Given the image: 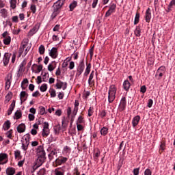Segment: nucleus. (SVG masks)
Instances as JSON below:
<instances>
[{"mask_svg":"<svg viewBox=\"0 0 175 175\" xmlns=\"http://www.w3.org/2000/svg\"><path fill=\"white\" fill-rule=\"evenodd\" d=\"M117 94V87L116 85H111L108 91V102L113 103L116 99V94Z\"/></svg>","mask_w":175,"mask_h":175,"instance_id":"1","label":"nucleus"},{"mask_svg":"<svg viewBox=\"0 0 175 175\" xmlns=\"http://www.w3.org/2000/svg\"><path fill=\"white\" fill-rule=\"evenodd\" d=\"M165 73H166V67L161 66L156 72L155 77H157V80H161Z\"/></svg>","mask_w":175,"mask_h":175,"instance_id":"2","label":"nucleus"},{"mask_svg":"<svg viewBox=\"0 0 175 175\" xmlns=\"http://www.w3.org/2000/svg\"><path fill=\"white\" fill-rule=\"evenodd\" d=\"M52 8H53V11L51 16V18H52V20H54V18H55V17H57V16L59 14V13H61V9L62 8L55 3L53 4Z\"/></svg>","mask_w":175,"mask_h":175,"instance_id":"3","label":"nucleus"},{"mask_svg":"<svg viewBox=\"0 0 175 175\" xmlns=\"http://www.w3.org/2000/svg\"><path fill=\"white\" fill-rule=\"evenodd\" d=\"M46 161V153H42V155L38 156V159L36 161L37 167H40Z\"/></svg>","mask_w":175,"mask_h":175,"instance_id":"4","label":"nucleus"},{"mask_svg":"<svg viewBox=\"0 0 175 175\" xmlns=\"http://www.w3.org/2000/svg\"><path fill=\"white\" fill-rule=\"evenodd\" d=\"M126 109V97L122 96L118 106V111L120 113Z\"/></svg>","mask_w":175,"mask_h":175,"instance_id":"5","label":"nucleus"},{"mask_svg":"<svg viewBox=\"0 0 175 175\" xmlns=\"http://www.w3.org/2000/svg\"><path fill=\"white\" fill-rule=\"evenodd\" d=\"M57 83L55 85V87L57 90H61L62 88L63 91H65L66 88H68V83L62 82L59 79H57Z\"/></svg>","mask_w":175,"mask_h":175,"instance_id":"6","label":"nucleus"},{"mask_svg":"<svg viewBox=\"0 0 175 175\" xmlns=\"http://www.w3.org/2000/svg\"><path fill=\"white\" fill-rule=\"evenodd\" d=\"M49 122H44V128L42 129V135L43 137H46V136H49L50 135V129H49Z\"/></svg>","mask_w":175,"mask_h":175,"instance_id":"7","label":"nucleus"},{"mask_svg":"<svg viewBox=\"0 0 175 175\" xmlns=\"http://www.w3.org/2000/svg\"><path fill=\"white\" fill-rule=\"evenodd\" d=\"M13 75L12 74H8L7 77L5 78V90H9L10 88V85L12 84V80Z\"/></svg>","mask_w":175,"mask_h":175,"instance_id":"8","label":"nucleus"},{"mask_svg":"<svg viewBox=\"0 0 175 175\" xmlns=\"http://www.w3.org/2000/svg\"><path fill=\"white\" fill-rule=\"evenodd\" d=\"M49 55L53 59L58 57V49L57 47H53L49 53Z\"/></svg>","mask_w":175,"mask_h":175,"instance_id":"9","label":"nucleus"},{"mask_svg":"<svg viewBox=\"0 0 175 175\" xmlns=\"http://www.w3.org/2000/svg\"><path fill=\"white\" fill-rule=\"evenodd\" d=\"M12 57V53H5L3 57V63L4 66H8L9 64V61H10V57Z\"/></svg>","mask_w":175,"mask_h":175,"instance_id":"10","label":"nucleus"},{"mask_svg":"<svg viewBox=\"0 0 175 175\" xmlns=\"http://www.w3.org/2000/svg\"><path fill=\"white\" fill-rule=\"evenodd\" d=\"M84 69H85V64H84V59H83L79 64L78 66H77V70L79 72H84Z\"/></svg>","mask_w":175,"mask_h":175,"instance_id":"11","label":"nucleus"},{"mask_svg":"<svg viewBox=\"0 0 175 175\" xmlns=\"http://www.w3.org/2000/svg\"><path fill=\"white\" fill-rule=\"evenodd\" d=\"M145 20L146 23L151 21V8H148L145 13Z\"/></svg>","mask_w":175,"mask_h":175,"instance_id":"12","label":"nucleus"},{"mask_svg":"<svg viewBox=\"0 0 175 175\" xmlns=\"http://www.w3.org/2000/svg\"><path fill=\"white\" fill-rule=\"evenodd\" d=\"M55 162L56 164H57L59 166H61V165L68 162V157H61V159H56Z\"/></svg>","mask_w":175,"mask_h":175,"instance_id":"13","label":"nucleus"},{"mask_svg":"<svg viewBox=\"0 0 175 175\" xmlns=\"http://www.w3.org/2000/svg\"><path fill=\"white\" fill-rule=\"evenodd\" d=\"M40 28V25L38 24L35 25V26L29 31V35H30V36H33V35H35V33L39 31Z\"/></svg>","mask_w":175,"mask_h":175,"instance_id":"14","label":"nucleus"},{"mask_svg":"<svg viewBox=\"0 0 175 175\" xmlns=\"http://www.w3.org/2000/svg\"><path fill=\"white\" fill-rule=\"evenodd\" d=\"M14 107H16V100H13L8 110L7 111L8 116H11L12 113H13V110H14Z\"/></svg>","mask_w":175,"mask_h":175,"instance_id":"15","label":"nucleus"},{"mask_svg":"<svg viewBox=\"0 0 175 175\" xmlns=\"http://www.w3.org/2000/svg\"><path fill=\"white\" fill-rule=\"evenodd\" d=\"M139 122H140V116L137 115L135 116L132 120V125L133 128H135V126H137V125H139Z\"/></svg>","mask_w":175,"mask_h":175,"instance_id":"16","label":"nucleus"},{"mask_svg":"<svg viewBox=\"0 0 175 175\" xmlns=\"http://www.w3.org/2000/svg\"><path fill=\"white\" fill-rule=\"evenodd\" d=\"M20 99H21V103H23V102H25V100H27V99H28V94H27L26 91H22L21 92Z\"/></svg>","mask_w":175,"mask_h":175,"instance_id":"17","label":"nucleus"},{"mask_svg":"<svg viewBox=\"0 0 175 175\" xmlns=\"http://www.w3.org/2000/svg\"><path fill=\"white\" fill-rule=\"evenodd\" d=\"M122 87L124 91H126V92H128V91H129V88H131V82H129V80H124Z\"/></svg>","mask_w":175,"mask_h":175,"instance_id":"18","label":"nucleus"},{"mask_svg":"<svg viewBox=\"0 0 175 175\" xmlns=\"http://www.w3.org/2000/svg\"><path fill=\"white\" fill-rule=\"evenodd\" d=\"M134 35H135L137 38H140V36H142V27L140 25L136 26V28L134 30Z\"/></svg>","mask_w":175,"mask_h":175,"instance_id":"19","label":"nucleus"},{"mask_svg":"<svg viewBox=\"0 0 175 175\" xmlns=\"http://www.w3.org/2000/svg\"><path fill=\"white\" fill-rule=\"evenodd\" d=\"M17 132H18V133H24V132H25V124L24 123H21L20 124L17 128Z\"/></svg>","mask_w":175,"mask_h":175,"instance_id":"20","label":"nucleus"},{"mask_svg":"<svg viewBox=\"0 0 175 175\" xmlns=\"http://www.w3.org/2000/svg\"><path fill=\"white\" fill-rule=\"evenodd\" d=\"M94 75H95V71L92 70L90 75L89 79H88L89 85H91V84H95V80H93Z\"/></svg>","mask_w":175,"mask_h":175,"instance_id":"21","label":"nucleus"},{"mask_svg":"<svg viewBox=\"0 0 175 175\" xmlns=\"http://www.w3.org/2000/svg\"><path fill=\"white\" fill-rule=\"evenodd\" d=\"M55 68H57V62H55V61H53L51 64L48 65V70L49 72H53V70H54Z\"/></svg>","mask_w":175,"mask_h":175,"instance_id":"22","label":"nucleus"},{"mask_svg":"<svg viewBox=\"0 0 175 175\" xmlns=\"http://www.w3.org/2000/svg\"><path fill=\"white\" fill-rule=\"evenodd\" d=\"M90 72H91V63H89L88 64H86V68H85V72L83 73V76H85V77H87V76L90 75Z\"/></svg>","mask_w":175,"mask_h":175,"instance_id":"23","label":"nucleus"},{"mask_svg":"<svg viewBox=\"0 0 175 175\" xmlns=\"http://www.w3.org/2000/svg\"><path fill=\"white\" fill-rule=\"evenodd\" d=\"M100 133L101 136H107V133H109V128L106 126H103L100 130Z\"/></svg>","mask_w":175,"mask_h":175,"instance_id":"24","label":"nucleus"},{"mask_svg":"<svg viewBox=\"0 0 175 175\" xmlns=\"http://www.w3.org/2000/svg\"><path fill=\"white\" fill-rule=\"evenodd\" d=\"M57 152L56 150H51V152L48 154V158L49 161H53V159H54V155H55V157H57Z\"/></svg>","mask_w":175,"mask_h":175,"instance_id":"25","label":"nucleus"},{"mask_svg":"<svg viewBox=\"0 0 175 175\" xmlns=\"http://www.w3.org/2000/svg\"><path fill=\"white\" fill-rule=\"evenodd\" d=\"M7 175H14L16 173V169L14 167H8L5 170Z\"/></svg>","mask_w":175,"mask_h":175,"instance_id":"26","label":"nucleus"},{"mask_svg":"<svg viewBox=\"0 0 175 175\" xmlns=\"http://www.w3.org/2000/svg\"><path fill=\"white\" fill-rule=\"evenodd\" d=\"M0 14L3 18H6V17H8V10L5 8L1 9L0 10Z\"/></svg>","mask_w":175,"mask_h":175,"instance_id":"27","label":"nucleus"},{"mask_svg":"<svg viewBox=\"0 0 175 175\" xmlns=\"http://www.w3.org/2000/svg\"><path fill=\"white\" fill-rule=\"evenodd\" d=\"M139 21H140V13L136 12L134 20V25H137V24H139Z\"/></svg>","mask_w":175,"mask_h":175,"instance_id":"28","label":"nucleus"},{"mask_svg":"<svg viewBox=\"0 0 175 175\" xmlns=\"http://www.w3.org/2000/svg\"><path fill=\"white\" fill-rule=\"evenodd\" d=\"M38 113L41 116H44V114H47V112H46V108H44V107L43 106L39 107Z\"/></svg>","mask_w":175,"mask_h":175,"instance_id":"29","label":"nucleus"},{"mask_svg":"<svg viewBox=\"0 0 175 175\" xmlns=\"http://www.w3.org/2000/svg\"><path fill=\"white\" fill-rule=\"evenodd\" d=\"M10 8L13 10L16 9L17 8V0H10Z\"/></svg>","mask_w":175,"mask_h":175,"instance_id":"30","label":"nucleus"},{"mask_svg":"<svg viewBox=\"0 0 175 175\" xmlns=\"http://www.w3.org/2000/svg\"><path fill=\"white\" fill-rule=\"evenodd\" d=\"M98 157H100V150H99V149H97L96 150H95L93 154V158L94 161H96Z\"/></svg>","mask_w":175,"mask_h":175,"instance_id":"31","label":"nucleus"},{"mask_svg":"<svg viewBox=\"0 0 175 175\" xmlns=\"http://www.w3.org/2000/svg\"><path fill=\"white\" fill-rule=\"evenodd\" d=\"M77 6V1H74L72 3H71L69 5L70 8V12H73L75 10V8Z\"/></svg>","mask_w":175,"mask_h":175,"instance_id":"32","label":"nucleus"},{"mask_svg":"<svg viewBox=\"0 0 175 175\" xmlns=\"http://www.w3.org/2000/svg\"><path fill=\"white\" fill-rule=\"evenodd\" d=\"M15 118H14L15 120H20L21 117H23V113L21 111L17 110L14 113Z\"/></svg>","mask_w":175,"mask_h":175,"instance_id":"33","label":"nucleus"},{"mask_svg":"<svg viewBox=\"0 0 175 175\" xmlns=\"http://www.w3.org/2000/svg\"><path fill=\"white\" fill-rule=\"evenodd\" d=\"M10 120H6L3 124V126H5L4 131H8L10 129Z\"/></svg>","mask_w":175,"mask_h":175,"instance_id":"34","label":"nucleus"},{"mask_svg":"<svg viewBox=\"0 0 175 175\" xmlns=\"http://www.w3.org/2000/svg\"><path fill=\"white\" fill-rule=\"evenodd\" d=\"M4 44L6 46H9L10 44V42H12V38L10 36H8L7 38H4L3 40Z\"/></svg>","mask_w":175,"mask_h":175,"instance_id":"35","label":"nucleus"},{"mask_svg":"<svg viewBox=\"0 0 175 175\" xmlns=\"http://www.w3.org/2000/svg\"><path fill=\"white\" fill-rule=\"evenodd\" d=\"M27 65V60L25 59L19 65L18 72H22L23 68Z\"/></svg>","mask_w":175,"mask_h":175,"instance_id":"36","label":"nucleus"},{"mask_svg":"<svg viewBox=\"0 0 175 175\" xmlns=\"http://www.w3.org/2000/svg\"><path fill=\"white\" fill-rule=\"evenodd\" d=\"M28 146H29V142L22 143L21 148L23 151H25V154H27V150H28Z\"/></svg>","mask_w":175,"mask_h":175,"instance_id":"37","label":"nucleus"},{"mask_svg":"<svg viewBox=\"0 0 175 175\" xmlns=\"http://www.w3.org/2000/svg\"><path fill=\"white\" fill-rule=\"evenodd\" d=\"M116 9H117V5L116 3H111L109 7V10H111V12H113V13H116Z\"/></svg>","mask_w":175,"mask_h":175,"instance_id":"38","label":"nucleus"},{"mask_svg":"<svg viewBox=\"0 0 175 175\" xmlns=\"http://www.w3.org/2000/svg\"><path fill=\"white\" fill-rule=\"evenodd\" d=\"M33 66H37L38 72H36V73H40V72H42V70H43V65H42V64L38 65L36 64H33Z\"/></svg>","mask_w":175,"mask_h":175,"instance_id":"39","label":"nucleus"},{"mask_svg":"<svg viewBox=\"0 0 175 175\" xmlns=\"http://www.w3.org/2000/svg\"><path fill=\"white\" fill-rule=\"evenodd\" d=\"M8 154L0 153V163L2 162V161H5V159H8Z\"/></svg>","mask_w":175,"mask_h":175,"instance_id":"40","label":"nucleus"},{"mask_svg":"<svg viewBox=\"0 0 175 175\" xmlns=\"http://www.w3.org/2000/svg\"><path fill=\"white\" fill-rule=\"evenodd\" d=\"M40 90L41 92H46L47 91V84L43 83L40 88Z\"/></svg>","mask_w":175,"mask_h":175,"instance_id":"41","label":"nucleus"},{"mask_svg":"<svg viewBox=\"0 0 175 175\" xmlns=\"http://www.w3.org/2000/svg\"><path fill=\"white\" fill-rule=\"evenodd\" d=\"M38 51L40 54V55H42V54H44V51H46V48H44V45H40Z\"/></svg>","mask_w":175,"mask_h":175,"instance_id":"42","label":"nucleus"},{"mask_svg":"<svg viewBox=\"0 0 175 175\" xmlns=\"http://www.w3.org/2000/svg\"><path fill=\"white\" fill-rule=\"evenodd\" d=\"M49 93L51 98H55V96H57V92L54 88L51 89V90H49Z\"/></svg>","mask_w":175,"mask_h":175,"instance_id":"43","label":"nucleus"},{"mask_svg":"<svg viewBox=\"0 0 175 175\" xmlns=\"http://www.w3.org/2000/svg\"><path fill=\"white\" fill-rule=\"evenodd\" d=\"M66 0H58L57 1V3H55V4L57 5L58 6H59L60 8H62L64 6V5L65 4V1Z\"/></svg>","mask_w":175,"mask_h":175,"instance_id":"44","label":"nucleus"},{"mask_svg":"<svg viewBox=\"0 0 175 175\" xmlns=\"http://www.w3.org/2000/svg\"><path fill=\"white\" fill-rule=\"evenodd\" d=\"M84 122V118H83V116H79L77 122H76V124H81Z\"/></svg>","mask_w":175,"mask_h":175,"instance_id":"45","label":"nucleus"},{"mask_svg":"<svg viewBox=\"0 0 175 175\" xmlns=\"http://www.w3.org/2000/svg\"><path fill=\"white\" fill-rule=\"evenodd\" d=\"M14 157L15 159H17V158L21 157V152L19 150H16L14 151Z\"/></svg>","mask_w":175,"mask_h":175,"instance_id":"46","label":"nucleus"},{"mask_svg":"<svg viewBox=\"0 0 175 175\" xmlns=\"http://www.w3.org/2000/svg\"><path fill=\"white\" fill-rule=\"evenodd\" d=\"M24 137H25V143H29V140H31V134L27 133L25 135Z\"/></svg>","mask_w":175,"mask_h":175,"instance_id":"47","label":"nucleus"},{"mask_svg":"<svg viewBox=\"0 0 175 175\" xmlns=\"http://www.w3.org/2000/svg\"><path fill=\"white\" fill-rule=\"evenodd\" d=\"M94 114V107H90L88 109V117H92V116Z\"/></svg>","mask_w":175,"mask_h":175,"instance_id":"48","label":"nucleus"},{"mask_svg":"<svg viewBox=\"0 0 175 175\" xmlns=\"http://www.w3.org/2000/svg\"><path fill=\"white\" fill-rule=\"evenodd\" d=\"M122 165H124V160L120 159L119 162H118V166H117L118 170H121V167H122Z\"/></svg>","mask_w":175,"mask_h":175,"instance_id":"49","label":"nucleus"},{"mask_svg":"<svg viewBox=\"0 0 175 175\" xmlns=\"http://www.w3.org/2000/svg\"><path fill=\"white\" fill-rule=\"evenodd\" d=\"M44 151V148H43V146L40 145L37 148L36 152L37 154H39L40 152H43Z\"/></svg>","mask_w":175,"mask_h":175,"instance_id":"50","label":"nucleus"},{"mask_svg":"<svg viewBox=\"0 0 175 175\" xmlns=\"http://www.w3.org/2000/svg\"><path fill=\"white\" fill-rule=\"evenodd\" d=\"M79 111V109H73V111H72V115L71 116V120H72L73 121H75V118L76 117V116H77V112Z\"/></svg>","mask_w":175,"mask_h":175,"instance_id":"51","label":"nucleus"},{"mask_svg":"<svg viewBox=\"0 0 175 175\" xmlns=\"http://www.w3.org/2000/svg\"><path fill=\"white\" fill-rule=\"evenodd\" d=\"M42 81H44V83H46V81H47L48 79H49V72H45L43 75H42Z\"/></svg>","mask_w":175,"mask_h":175,"instance_id":"52","label":"nucleus"},{"mask_svg":"<svg viewBox=\"0 0 175 175\" xmlns=\"http://www.w3.org/2000/svg\"><path fill=\"white\" fill-rule=\"evenodd\" d=\"M80 103H79V100H75L74 103V110H79V105Z\"/></svg>","mask_w":175,"mask_h":175,"instance_id":"53","label":"nucleus"},{"mask_svg":"<svg viewBox=\"0 0 175 175\" xmlns=\"http://www.w3.org/2000/svg\"><path fill=\"white\" fill-rule=\"evenodd\" d=\"M140 92H142V94H146V92H147V87H146L145 85L141 86Z\"/></svg>","mask_w":175,"mask_h":175,"instance_id":"54","label":"nucleus"},{"mask_svg":"<svg viewBox=\"0 0 175 175\" xmlns=\"http://www.w3.org/2000/svg\"><path fill=\"white\" fill-rule=\"evenodd\" d=\"M30 10L33 14H35V13H36V5L35 4L31 5L30 7Z\"/></svg>","mask_w":175,"mask_h":175,"instance_id":"55","label":"nucleus"},{"mask_svg":"<svg viewBox=\"0 0 175 175\" xmlns=\"http://www.w3.org/2000/svg\"><path fill=\"white\" fill-rule=\"evenodd\" d=\"M63 151L66 153L70 152V151H72V148H70V147H69L68 146H66L64 147Z\"/></svg>","mask_w":175,"mask_h":175,"instance_id":"56","label":"nucleus"},{"mask_svg":"<svg viewBox=\"0 0 175 175\" xmlns=\"http://www.w3.org/2000/svg\"><path fill=\"white\" fill-rule=\"evenodd\" d=\"M11 99H12V96H10V94H8L5 96V103H9V102H10Z\"/></svg>","mask_w":175,"mask_h":175,"instance_id":"57","label":"nucleus"},{"mask_svg":"<svg viewBox=\"0 0 175 175\" xmlns=\"http://www.w3.org/2000/svg\"><path fill=\"white\" fill-rule=\"evenodd\" d=\"M113 13H114L113 11L108 10L105 13V18L110 17V16H111V14H113Z\"/></svg>","mask_w":175,"mask_h":175,"instance_id":"58","label":"nucleus"},{"mask_svg":"<svg viewBox=\"0 0 175 175\" xmlns=\"http://www.w3.org/2000/svg\"><path fill=\"white\" fill-rule=\"evenodd\" d=\"M77 129L79 132H80L81 131H84V126H83V125H81L80 124H77Z\"/></svg>","mask_w":175,"mask_h":175,"instance_id":"59","label":"nucleus"},{"mask_svg":"<svg viewBox=\"0 0 175 175\" xmlns=\"http://www.w3.org/2000/svg\"><path fill=\"white\" fill-rule=\"evenodd\" d=\"M13 133V130L12 129H10V131H8L7 133H6V135H7V137H8V139H12V135Z\"/></svg>","mask_w":175,"mask_h":175,"instance_id":"60","label":"nucleus"},{"mask_svg":"<svg viewBox=\"0 0 175 175\" xmlns=\"http://www.w3.org/2000/svg\"><path fill=\"white\" fill-rule=\"evenodd\" d=\"M28 118L29 121H33L35 120V115L33 113H29Z\"/></svg>","mask_w":175,"mask_h":175,"instance_id":"61","label":"nucleus"},{"mask_svg":"<svg viewBox=\"0 0 175 175\" xmlns=\"http://www.w3.org/2000/svg\"><path fill=\"white\" fill-rule=\"evenodd\" d=\"M144 175H152V172H151V170L147 168V169L144 171Z\"/></svg>","mask_w":175,"mask_h":175,"instance_id":"62","label":"nucleus"},{"mask_svg":"<svg viewBox=\"0 0 175 175\" xmlns=\"http://www.w3.org/2000/svg\"><path fill=\"white\" fill-rule=\"evenodd\" d=\"M73 175H80V172H79V167H76L73 170Z\"/></svg>","mask_w":175,"mask_h":175,"instance_id":"63","label":"nucleus"},{"mask_svg":"<svg viewBox=\"0 0 175 175\" xmlns=\"http://www.w3.org/2000/svg\"><path fill=\"white\" fill-rule=\"evenodd\" d=\"M139 170H140V167L134 168V170H133V175H139Z\"/></svg>","mask_w":175,"mask_h":175,"instance_id":"64","label":"nucleus"}]
</instances>
